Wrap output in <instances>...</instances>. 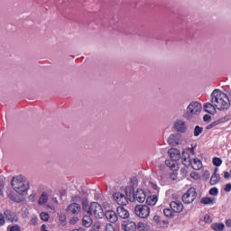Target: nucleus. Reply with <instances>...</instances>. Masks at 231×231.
<instances>
[{"label":"nucleus","instance_id":"nucleus-40","mask_svg":"<svg viewBox=\"0 0 231 231\" xmlns=\"http://www.w3.org/2000/svg\"><path fill=\"white\" fill-rule=\"evenodd\" d=\"M211 116L209 115H205L203 117L204 122H210Z\"/></svg>","mask_w":231,"mask_h":231},{"label":"nucleus","instance_id":"nucleus-28","mask_svg":"<svg viewBox=\"0 0 231 231\" xmlns=\"http://www.w3.org/2000/svg\"><path fill=\"white\" fill-rule=\"evenodd\" d=\"M40 217L42 221H48L50 219V214L47 212L41 213Z\"/></svg>","mask_w":231,"mask_h":231},{"label":"nucleus","instance_id":"nucleus-37","mask_svg":"<svg viewBox=\"0 0 231 231\" xmlns=\"http://www.w3.org/2000/svg\"><path fill=\"white\" fill-rule=\"evenodd\" d=\"M204 221L205 223H211L212 219H210V215H205Z\"/></svg>","mask_w":231,"mask_h":231},{"label":"nucleus","instance_id":"nucleus-41","mask_svg":"<svg viewBox=\"0 0 231 231\" xmlns=\"http://www.w3.org/2000/svg\"><path fill=\"white\" fill-rule=\"evenodd\" d=\"M153 221H155V223H160V221H161L160 216L155 215V216L153 217Z\"/></svg>","mask_w":231,"mask_h":231},{"label":"nucleus","instance_id":"nucleus-8","mask_svg":"<svg viewBox=\"0 0 231 231\" xmlns=\"http://www.w3.org/2000/svg\"><path fill=\"white\" fill-rule=\"evenodd\" d=\"M173 129L177 133L185 134V133H187V131H189V126L187 125V123L185 121L179 119L174 123Z\"/></svg>","mask_w":231,"mask_h":231},{"label":"nucleus","instance_id":"nucleus-18","mask_svg":"<svg viewBox=\"0 0 231 231\" xmlns=\"http://www.w3.org/2000/svg\"><path fill=\"white\" fill-rule=\"evenodd\" d=\"M147 205H150L151 207H154L156 203H158V195H152L146 199Z\"/></svg>","mask_w":231,"mask_h":231},{"label":"nucleus","instance_id":"nucleus-1","mask_svg":"<svg viewBox=\"0 0 231 231\" xmlns=\"http://www.w3.org/2000/svg\"><path fill=\"white\" fill-rule=\"evenodd\" d=\"M211 104L216 106L217 109H228L230 107V99L223 91L215 89L211 93Z\"/></svg>","mask_w":231,"mask_h":231},{"label":"nucleus","instance_id":"nucleus-10","mask_svg":"<svg viewBox=\"0 0 231 231\" xmlns=\"http://www.w3.org/2000/svg\"><path fill=\"white\" fill-rule=\"evenodd\" d=\"M134 199L138 201V203H143L147 199V196L145 195V191L142 189H137L134 193Z\"/></svg>","mask_w":231,"mask_h":231},{"label":"nucleus","instance_id":"nucleus-2","mask_svg":"<svg viewBox=\"0 0 231 231\" xmlns=\"http://www.w3.org/2000/svg\"><path fill=\"white\" fill-rule=\"evenodd\" d=\"M11 185L17 194H25L30 189V181L21 175L14 177Z\"/></svg>","mask_w":231,"mask_h":231},{"label":"nucleus","instance_id":"nucleus-22","mask_svg":"<svg viewBox=\"0 0 231 231\" xmlns=\"http://www.w3.org/2000/svg\"><path fill=\"white\" fill-rule=\"evenodd\" d=\"M217 171V168L215 169V172L211 176L210 179V184L211 185H216L217 183H219V175H217L216 172Z\"/></svg>","mask_w":231,"mask_h":231},{"label":"nucleus","instance_id":"nucleus-27","mask_svg":"<svg viewBox=\"0 0 231 231\" xmlns=\"http://www.w3.org/2000/svg\"><path fill=\"white\" fill-rule=\"evenodd\" d=\"M5 216L6 219H8V221H11L12 223H14V221H17V219H15L14 217H12V215L10 214L9 211H5Z\"/></svg>","mask_w":231,"mask_h":231},{"label":"nucleus","instance_id":"nucleus-7","mask_svg":"<svg viewBox=\"0 0 231 231\" xmlns=\"http://www.w3.org/2000/svg\"><path fill=\"white\" fill-rule=\"evenodd\" d=\"M196 198H198L196 189L189 188V190L182 196V201L186 205H190V203H194V199H196Z\"/></svg>","mask_w":231,"mask_h":231},{"label":"nucleus","instance_id":"nucleus-35","mask_svg":"<svg viewBox=\"0 0 231 231\" xmlns=\"http://www.w3.org/2000/svg\"><path fill=\"white\" fill-rule=\"evenodd\" d=\"M37 199V193H32L29 196V200H31L32 202L35 201Z\"/></svg>","mask_w":231,"mask_h":231},{"label":"nucleus","instance_id":"nucleus-51","mask_svg":"<svg viewBox=\"0 0 231 231\" xmlns=\"http://www.w3.org/2000/svg\"><path fill=\"white\" fill-rule=\"evenodd\" d=\"M211 126H212V127H216L215 125H214V123L211 124Z\"/></svg>","mask_w":231,"mask_h":231},{"label":"nucleus","instance_id":"nucleus-16","mask_svg":"<svg viewBox=\"0 0 231 231\" xmlns=\"http://www.w3.org/2000/svg\"><path fill=\"white\" fill-rule=\"evenodd\" d=\"M170 207L173 212H183V204H181V202L172 201L171 202Z\"/></svg>","mask_w":231,"mask_h":231},{"label":"nucleus","instance_id":"nucleus-30","mask_svg":"<svg viewBox=\"0 0 231 231\" xmlns=\"http://www.w3.org/2000/svg\"><path fill=\"white\" fill-rule=\"evenodd\" d=\"M130 183H131V187H132L133 189H135V187H138V179H136L135 177H134V178L131 180Z\"/></svg>","mask_w":231,"mask_h":231},{"label":"nucleus","instance_id":"nucleus-24","mask_svg":"<svg viewBox=\"0 0 231 231\" xmlns=\"http://www.w3.org/2000/svg\"><path fill=\"white\" fill-rule=\"evenodd\" d=\"M211 228H213L215 231H222V230H225V224H223V223H213L211 225Z\"/></svg>","mask_w":231,"mask_h":231},{"label":"nucleus","instance_id":"nucleus-50","mask_svg":"<svg viewBox=\"0 0 231 231\" xmlns=\"http://www.w3.org/2000/svg\"><path fill=\"white\" fill-rule=\"evenodd\" d=\"M77 221H79V218L75 217L74 218V223H77Z\"/></svg>","mask_w":231,"mask_h":231},{"label":"nucleus","instance_id":"nucleus-48","mask_svg":"<svg viewBox=\"0 0 231 231\" xmlns=\"http://www.w3.org/2000/svg\"><path fill=\"white\" fill-rule=\"evenodd\" d=\"M218 124H219V121H215L214 123H213V125H218Z\"/></svg>","mask_w":231,"mask_h":231},{"label":"nucleus","instance_id":"nucleus-52","mask_svg":"<svg viewBox=\"0 0 231 231\" xmlns=\"http://www.w3.org/2000/svg\"><path fill=\"white\" fill-rule=\"evenodd\" d=\"M163 167H165V166L164 165H161V169L163 168Z\"/></svg>","mask_w":231,"mask_h":231},{"label":"nucleus","instance_id":"nucleus-5","mask_svg":"<svg viewBox=\"0 0 231 231\" xmlns=\"http://www.w3.org/2000/svg\"><path fill=\"white\" fill-rule=\"evenodd\" d=\"M88 214L101 219V217H104V208L98 202H92L89 206Z\"/></svg>","mask_w":231,"mask_h":231},{"label":"nucleus","instance_id":"nucleus-43","mask_svg":"<svg viewBox=\"0 0 231 231\" xmlns=\"http://www.w3.org/2000/svg\"><path fill=\"white\" fill-rule=\"evenodd\" d=\"M151 187H152V189H154V190H156L158 189V185H156L153 182H150Z\"/></svg>","mask_w":231,"mask_h":231},{"label":"nucleus","instance_id":"nucleus-21","mask_svg":"<svg viewBox=\"0 0 231 231\" xmlns=\"http://www.w3.org/2000/svg\"><path fill=\"white\" fill-rule=\"evenodd\" d=\"M48 193L42 192L39 198L38 205H46V203H48Z\"/></svg>","mask_w":231,"mask_h":231},{"label":"nucleus","instance_id":"nucleus-19","mask_svg":"<svg viewBox=\"0 0 231 231\" xmlns=\"http://www.w3.org/2000/svg\"><path fill=\"white\" fill-rule=\"evenodd\" d=\"M125 231H136V224L134 222H127L123 225Z\"/></svg>","mask_w":231,"mask_h":231},{"label":"nucleus","instance_id":"nucleus-38","mask_svg":"<svg viewBox=\"0 0 231 231\" xmlns=\"http://www.w3.org/2000/svg\"><path fill=\"white\" fill-rule=\"evenodd\" d=\"M224 190L226 192H230V190H231V184L230 183L226 184V187H225Z\"/></svg>","mask_w":231,"mask_h":231},{"label":"nucleus","instance_id":"nucleus-46","mask_svg":"<svg viewBox=\"0 0 231 231\" xmlns=\"http://www.w3.org/2000/svg\"><path fill=\"white\" fill-rule=\"evenodd\" d=\"M174 167H175L174 162H171V165L170 166V169H171V171H174Z\"/></svg>","mask_w":231,"mask_h":231},{"label":"nucleus","instance_id":"nucleus-13","mask_svg":"<svg viewBox=\"0 0 231 231\" xmlns=\"http://www.w3.org/2000/svg\"><path fill=\"white\" fill-rule=\"evenodd\" d=\"M168 153L170 154L171 159L172 162H179V160H181V153L180 152V150L176 148H171L168 151Z\"/></svg>","mask_w":231,"mask_h":231},{"label":"nucleus","instance_id":"nucleus-31","mask_svg":"<svg viewBox=\"0 0 231 231\" xmlns=\"http://www.w3.org/2000/svg\"><path fill=\"white\" fill-rule=\"evenodd\" d=\"M218 192L219 191H218L217 188H212L209 189L210 196H217Z\"/></svg>","mask_w":231,"mask_h":231},{"label":"nucleus","instance_id":"nucleus-3","mask_svg":"<svg viewBox=\"0 0 231 231\" xmlns=\"http://www.w3.org/2000/svg\"><path fill=\"white\" fill-rule=\"evenodd\" d=\"M203 106L198 101L191 102L186 110V120H192L194 116L200 115Z\"/></svg>","mask_w":231,"mask_h":231},{"label":"nucleus","instance_id":"nucleus-44","mask_svg":"<svg viewBox=\"0 0 231 231\" xmlns=\"http://www.w3.org/2000/svg\"><path fill=\"white\" fill-rule=\"evenodd\" d=\"M224 177L226 178V180H228V178H230V173H228V171H225Z\"/></svg>","mask_w":231,"mask_h":231},{"label":"nucleus","instance_id":"nucleus-4","mask_svg":"<svg viewBox=\"0 0 231 231\" xmlns=\"http://www.w3.org/2000/svg\"><path fill=\"white\" fill-rule=\"evenodd\" d=\"M187 154L185 152H182V160H183V163L184 165H191L192 169H194V171H199L201 170V168L203 167V163H201V161L198 158H194L193 160H190L189 157L187 158Z\"/></svg>","mask_w":231,"mask_h":231},{"label":"nucleus","instance_id":"nucleus-49","mask_svg":"<svg viewBox=\"0 0 231 231\" xmlns=\"http://www.w3.org/2000/svg\"><path fill=\"white\" fill-rule=\"evenodd\" d=\"M207 129H212L211 125H208Z\"/></svg>","mask_w":231,"mask_h":231},{"label":"nucleus","instance_id":"nucleus-33","mask_svg":"<svg viewBox=\"0 0 231 231\" xmlns=\"http://www.w3.org/2000/svg\"><path fill=\"white\" fill-rule=\"evenodd\" d=\"M170 179H171L172 181H176V180H178V173L176 172L170 173Z\"/></svg>","mask_w":231,"mask_h":231},{"label":"nucleus","instance_id":"nucleus-6","mask_svg":"<svg viewBox=\"0 0 231 231\" xmlns=\"http://www.w3.org/2000/svg\"><path fill=\"white\" fill-rule=\"evenodd\" d=\"M135 216L142 219H147L151 214V208L147 205H137L134 208Z\"/></svg>","mask_w":231,"mask_h":231},{"label":"nucleus","instance_id":"nucleus-12","mask_svg":"<svg viewBox=\"0 0 231 231\" xmlns=\"http://www.w3.org/2000/svg\"><path fill=\"white\" fill-rule=\"evenodd\" d=\"M104 216L106 217L109 223H116L118 221V215L115 210H108L104 213Z\"/></svg>","mask_w":231,"mask_h":231},{"label":"nucleus","instance_id":"nucleus-9","mask_svg":"<svg viewBox=\"0 0 231 231\" xmlns=\"http://www.w3.org/2000/svg\"><path fill=\"white\" fill-rule=\"evenodd\" d=\"M113 198L117 205H120L121 207L129 205V199L124 193L116 192L113 195Z\"/></svg>","mask_w":231,"mask_h":231},{"label":"nucleus","instance_id":"nucleus-47","mask_svg":"<svg viewBox=\"0 0 231 231\" xmlns=\"http://www.w3.org/2000/svg\"><path fill=\"white\" fill-rule=\"evenodd\" d=\"M162 223L165 225V226H169V222L167 220H163Z\"/></svg>","mask_w":231,"mask_h":231},{"label":"nucleus","instance_id":"nucleus-29","mask_svg":"<svg viewBox=\"0 0 231 231\" xmlns=\"http://www.w3.org/2000/svg\"><path fill=\"white\" fill-rule=\"evenodd\" d=\"M163 214H164V216H166V217H172V209L164 208Z\"/></svg>","mask_w":231,"mask_h":231},{"label":"nucleus","instance_id":"nucleus-17","mask_svg":"<svg viewBox=\"0 0 231 231\" xmlns=\"http://www.w3.org/2000/svg\"><path fill=\"white\" fill-rule=\"evenodd\" d=\"M216 108L217 107L214 105V103H207L204 105V109L209 115H216Z\"/></svg>","mask_w":231,"mask_h":231},{"label":"nucleus","instance_id":"nucleus-14","mask_svg":"<svg viewBox=\"0 0 231 231\" xmlns=\"http://www.w3.org/2000/svg\"><path fill=\"white\" fill-rule=\"evenodd\" d=\"M116 213H117V216L121 217V219H127V217H129L130 216L129 210H127L123 206L117 207Z\"/></svg>","mask_w":231,"mask_h":231},{"label":"nucleus","instance_id":"nucleus-11","mask_svg":"<svg viewBox=\"0 0 231 231\" xmlns=\"http://www.w3.org/2000/svg\"><path fill=\"white\" fill-rule=\"evenodd\" d=\"M168 143L170 145H180V143H181V134H171L168 138Z\"/></svg>","mask_w":231,"mask_h":231},{"label":"nucleus","instance_id":"nucleus-45","mask_svg":"<svg viewBox=\"0 0 231 231\" xmlns=\"http://www.w3.org/2000/svg\"><path fill=\"white\" fill-rule=\"evenodd\" d=\"M226 226H231V219L226 220Z\"/></svg>","mask_w":231,"mask_h":231},{"label":"nucleus","instance_id":"nucleus-39","mask_svg":"<svg viewBox=\"0 0 231 231\" xmlns=\"http://www.w3.org/2000/svg\"><path fill=\"white\" fill-rule=\"evenodd\" d=\"M5 217L2 215H0V226H3V225H5Z\"/></svg>","mask_w":231,"mask_h":231},{"label":"nucleus","instance_id":"nucleus-32","mask_svg":"<svg viewBox=\"0 0 231 231\" xmlns=\"http://www.w3.org/2000/svg\"><path fill=\"white\" fill-rule=\"evenodd\" d=\"M82 208L83 210H85V212H88V214H89V207L88 206V202L83 201Z\"/></svg>","mask_w":231,"mask_h":231},{"label":"nucleus","instance_id":"nucleus-23","mask_svg":"<svg viewBox=\"0 0 231 231\" xmlns=\"http://www.w3.org/2000/svg\"><path fill=\"white\" fill-rule=\"evenodd\" d=\"M82 223L84 226L88 227V226H91V225H93V219H91V217L89 216H84Z\"/></svg>","mask_w":231,"mask_h":231},{"label":"nucleus","instance_id":"nucleus-34","mask_svg":"<svg viewBox=\"0 0 231 231\" xmlns=\"http://www.w3.org/2000/svg\"><path fill=\"white\" fill-rule=\"evenodd\" d=\"M60 225H62V226H66V217L65 216H60Z\"/></svg>","mask_w":231,"mask_h":231},{"label":"nucleus","instance_id":"nucleus-36","mask_svg":"<svg viewBox=\"0 0 231 231\" xmlns=\"http://www.w3.org/2000/svg\"><path fill=\"white\" fill-rule=\"evenodd\" d=\"M10 231H21V226H13L9 228Z\"/></svg>","mask_w":231,"mask_h":231},{"label":"nucleus","instance_id":"nucleus-20","mask_svg":"<svg viewBox=\"0 0 231 231\" xmlns=\"http://www.w3.org/2000/svg\"><path fill=\"white\" fill-rule=\"evenodd\" d=\"M200 203L202 205H215L216 199L208 198V197H204V198L201 199Z\"/></svg>","mask_w":231,"mask_h":231},{"label":"nucleus","instance_id":"nucleus-25","mask_svg":"<svg viewBox=\"0 0 231 231\" xmlns=\"http://www.w3.org/2000/svg\"><path fill=\"white\" fill-rule=\"evenodd\" d=\"M201 133H203V127H201L199 125L195 126L194 136H199V134H201Z\"/></svg>","mask_w":231,"mask_h":231},{"label":"nucleus","instance_id":"nucleus-26","mask_svg":"<svg viewBox=\"0 0 231 231\" xmlns=\"http://www.w3.org/2000/svg\"><path fill=\"white\" fill-rule=\"evenodd\" d=\"M221 163H223V161L221 160V158H217V157L213 158V165H215V167H221Z\"/></svg>","mask_w":231,"mask_h":231},{"label":"nucleus","instance_id":"nucleus-15","mask_svg":"<svg viewBox=\"0 0 231 231\" xmlns=\"http://www.w3.org/2000/svg\"><path fill=\"white\" fill-rule=\"evenodd\" d=\"M68 214H79L80 212V205L77 203L69 204L67 208Z\"/></svg>","mask_w":231,"mask_h":231},{"label":"nucleus","instance_id":"nucleus-42","mask_svg":"<svg viewBox=\"0 0 231 231\" xmlns=\"http://www.w3.org/2000/svg\"><path fill=\"white\" fill-rule=\"evenodd\" d=\"M190 178H193L194 180H198V173H196V172H191V173H190Z\"/></svg>","mask_w":231,"mask_h":231}]
</instances>
